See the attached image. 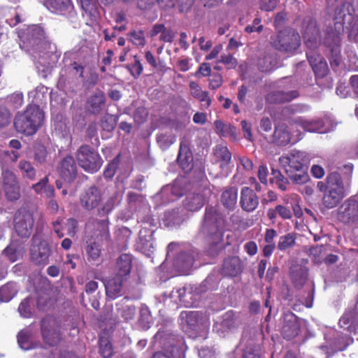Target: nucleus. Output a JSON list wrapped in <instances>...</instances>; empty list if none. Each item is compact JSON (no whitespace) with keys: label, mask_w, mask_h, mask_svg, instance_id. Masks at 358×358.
<instances>
[{"label":"nucleus","mask_w":358,"mask_h":358,"mask_svg":"<svg viewBox=\"0 0 358 358\" xmlns=\"http://www.w3.org/2000/svg\"><path fill=\"white\" fill-rule=\"evenodd\" d=\"M224 220L213 208H207L201 231L213 241H218L222 236Z\"/></svg>","instance_id":"6"},{"label":"nucleus","mask_w":358,"mask_h":358,"mask_svg":"<svg viewBox=\"0 0 358 358\" xmlns=\"http://www.w3.org/2000/svg\"><path fill=\"white\" fill-rule=\"evenodd\" d=\"M123 277L117 275L108 279L105 283L106 293L108 297L115 299L120 295L122 287Z\"/></svg>","instance_id":"24"},{"label":"nucleus","mask_w":358,"mask_h":358,"mask_svg":"<svg viewBox=\"0 0 358 358\" xmlns=\"http://www.w3.org/2000/svg\"><path fill=\"white\" fill-rule=\"evenodd\" d=\"M287 159H289V162L293 164L298 163L299 164L296 165L294 168L296 171H301L303 174L308 176L307 168L305 165L309 162L310 155L307 152L296 150H292L290 152V157H287Z\"/></svg>","instance_id":"21"},{"label":"nucleus","mask_w":358,"mask_h":358,"mask_svg":"<svg viewBox=\"0 0 358 358\" xmlns=\"http://www.w3.org/2000/svg\"><path fill=\"white\" fill-rule=\"evenodd\" d=\"M129 36H131V41L133 43L136 45H144L145 44V38L143 36V32L142 31H133L129 33Z\"/></svg>","instance_id":"54"},{"label":"nucleus","mask_w":358,"mask_h":358,"mask_svg":"<svg viewBox=\"0 0 358 358\" xmlns=\"http://www.w3.org/2000/svg\"><path fill=\"white\" fill-rule=\"evenodd\" d=\"M350 5L342 3L335 10L334 20H338L348 31V37L358 41V16L350 12Z\"/></svg>","instance_id":"5"},{"label":"nucleus","mask_w":358,"mask_h":358,"mask_svg":"<svg viewBox=\"0 0 358 358\" xmlns=\"http://www.w3.org/2000/svg\"><path fill=\"white\" fill-rule=\"evenodd\" d=\"M100 191L94 187H90L80 198L82 206L87 210L96 207L101 201Z\"/></svg>","instance_id":"20"},{"label":"nucleus","mask_w":358,"mask_h":358,"mask_svg":"<svg viewBox=\"0 0 358 358\" xmlns=\"http://www.w3.org/2000/svg\"><path fill=\"white\" fill-rule=\"evenodd\" d=\"M0 192L9 201L17 200L20 196V188L17 180H4Z\"/></svg>","instance_id":"27"},{"label":"nucleus","mask_w":358,"mask_h":358,"mask_svg":"<svg viewBox=\"0 0 358 358\" xmlns=\"http://www.w3.org/2000/svg\"><path fill=\"white\" fill-rule=\"evenodd\" d=\"M272 46L282 52L292 53L301 45V37L299 33L292 29H285L271 38Z\"/></svg>","instance_id":"4"},{"label":"nucleus","mask_w":358,"mask_h":358,"mask_svg":"<svg viewBox=\"0 0 358 358\" xmlns=\"http://www.w3.org/2000/svg\"><path fill=\"white\" fill-rule=\"evenodd\" d=\"M327 57L331 69L336 71L338 68L342 64V56L341 54V48L327 50Z\"/></svg>","instance_id":"37"},{"label":"nucleus","mask_w":358,"mask_h":358,"mask_svg":"<svg viewBox=\"0 0 358 358\" xmlns=\"http://www.w3.org/2000/svg\"><path fill=\"white\" fill-rule=\"evenodd\" d=\"M299 331V322L296 316L287 312L284 314V324L282 326V334L287 339H291L298 335Z\"/></svg>","instance_id":"16"},{"label":"nucleus","mask_w":358,"mask_h":358,"mask_svg":"<svg viewBox=\"0 0 358 358\" xmlns=\"http://www.w3.org/2000/svg\"><path fill=\"white\" fill-rule=\"evenodd\" d=\"M303 35L304 43L309 49L313 50L317 46L320 34L315 20L310 17L303 20Z\"/></svg>","instance_id":"11"},{"label":"nucleus","mask_w":358,"mask_h":358,"mask_svg":"<svg viewBox=\"0 0 358 358\" xmlns=\"http://www.w3.org/2000/svg\"><path fill=\"white\" fill-rule=\"evenodd\" d=\"M296 241V235L293 233L287 234L282 236L279 238L278 248L283 251L293 247Z\"/></svg>","instance_id":"41"},{"label":"nucleus","mask_w":358,"mask_h":358,"mask_svg":"<svg viewBox=\"0 0 358 358\" xmlns=\"http://www.w3.org/2000/svg\"><path fill=\"white\" fill-rule=\"evenodd\" d=\"M189 88L192 95L196 99L202 94V92H204L202 91L201 88L196 83L193 81L189 83Z\"/></svg>","instance_id":"64"},{"label":"nucleus","mask_w":358,"mask_h":358,"mask_svg":"<svg viewBox=\"0 0 358 358\" xmlns=\"http://www.w3.org/2000/svg\"><path fill=\"white\" fill-rule=\"evenodd\" d=\"M117 168V161L114 159L113 162L109 163L107 167L104 170V176L107 178H111L115 173Z\"/></svg>","instance_id":"59"},{"label":"nucleus","mask_w":358,"mask_h":358,"mask_svg":"<svg viewBox=\"0 0 358 358\" xmlns=\"http://www.w3.org/2000/svg\"><path fill=\"white\" fill-rule=\"evenodd\" d=\"M131 263L132 259L130 255H121L117 261V275L124 277L129 274L131 268Z\"/></svg>","instance_id":"31"},{"label":"nucleus","mask_w":358,"mask_h":358,"mask_svg":"<svg viewBox=\"0 0 358 358\" xmlns=\"http://www.w3.org/2000/svg\"><path fill=\"white\" fill-rule=\"evenodd\" d=\"M17 292L18 287L13 282H9L0 287V295L4 302L10 301Z\"/></svg>","instance_id":"34"},{"label":"nucleus","mask_w":358,"mask_h":358,"mask_svg":"<svg viewBox=\"0 0 358 358\" xmlns=\"http://www.w3.org/2000/svg\"><path fill=\"white\" fill-rule=\"evenodd\" d=\"M47 150L44 145L38 144L34 148V161L40 164L46 162Z\"/></svg>","instance_id":"44"},{"label":"nucleus","mask_w":358,"mask_h":358,"mask_svg":"<svg viewBox=\"0 0 358 358\" xmlns=\"http://www.w3.org/2000/svg\"><path fill=\"white\" fill-rule=\"evenodd\" d=\"M301 125L304 129L308 131L315 132L319 131L323 127V122L321 120H303Z\"/></svg>","instance_id":"46"},{"label":"nucleus","mask_w":358,"mask_h":358,"mask_svg":"<svg viewBox=\"0 0 358 358\" xmlns=\"http://www.w3.org/2000/svg\"><path fill=\"white\" fill-rule=\"evenodd\" d=\"M106 99L103 92L99 90L90 96L86 103L87 110L93 115L99 114L105 106Z\"/></svg>","instance_id":"19"},{"label":"nucleus","mask_w":358,"mask_h":358,"mask_svg":"<svg viewBox=\"0 0 358 358\" xmlns=\"http://www.w3.org/2000/svg\"><path fill=\"white\" fill-rule=\"evenodd\" d=\"M122 317L127 321L133 320L136 315V308L132 305L122 306V308H119Z\"/></svg>","instance_id":"48"},{"label":"nucleus","mask_w":358,"mask_h":358,"mask_svg":"<svg viewBox=\"0 0 358 358\" xmlns=\"http://www.w3.org/2000/svg\"><path fill=\"white\" fill-rule=\"evenodd\" d=\"M100 353L104 358H109L113 355V351L110 341L104 338H100Z\"/></svg>","instance_id":"47"},{"label":"nucleus","mask_w":358,"mask_h":358,"mask_svg":"<svg viewBox=\"0 0 358 358\" xmlns=\"http://www.w3.org/2000/svg\"><path fill=\"white\" fill-rule=\"evenodd\" d=\"M58 173L63 179H74L77 177V166L72 156H66L61 161Z\"/></svg>","instance_id":"18"},{"label":"nucleus","mask_w":358,"mask_h":358,"mask_svg":"<svg viewBox=\"0 0 358 358\" xmlns=\"http://www.w3.org/2000/svg\"><path fill=\"white\" fill-rule=\"evenodd\" d=\"M334 21V27L327 28L324 38L323 43L327 50L341 47V36L344 33V27L338 20Z\"/></svg>","instance_id":"13"},{"label":"nucleus","mask_w":358,"mask_h":358,"mask_svg":"<svg viewBox=\"0 0 358 358\" xmlns=\"http://www.w3.org/2000/svg\"><path fill=\"white\" fill-rule=\"evenodd\" d=\"M299 96V93L297 90H291L289 92H285L282 90H277L272 92L268 94V99L270 101L282 103L285 102H289L293 99L297 98Z\"/></svg>","instance_id":"28"},{"label":"nucleus","mask_w":358,"mask_h":358,"mask_svg":"<svg viewBox=\"0 0 358 358\" xmlns=\"http://www.w3.org/2000/svg\"><path fill=\"white\" fill-rule=\"evenodd\" d=\"M194 262V257L193 255L182 252L175 259L174 266L182 274L187 275L192 267Z\"/></svg>","instance_id":"26"},{"label":"nucleus","mask_w":358,"mask_h":358,"mask_svg":"<svg viewBox=\"0 0 358 358\" xmlns=\"http://www.w3.org/2000/svg\"><path fill=\"white\" fill-rule=\"evenodd\" d=\"M44 113L37 105H29L22 113H18L14 119V127L18 133L27 136L34 134L42 125Z\"/></svg>","instance_id":"1"},{"label":"nucleus","mask_w":358,"mask_h":358,"mask_svg":"<svg viewBox=\"0 0 358 358\" xmlns=\"http://www.w3.org/2000/svg\"><path fill=\"white\" fill-rule=\"evenodd\" d=\"M290 275L294 286L301 287L306 281L308 271L304 266L294 265L291 267Z\"/></svg>","instance_id":"30"},{"label":"nucleus","mask_w":358,"mask_h":358,"mask_svg":"<svg viewBox=\"0 0 358 358\" xmlns=\"http://www.w3.org/2000/svg\"><path fill=\"white\" fill-rule=\"evenodd\" d=\"M220 62L225 64L228 69H234L238 64L237 60L230 54L222 55Z\"/></svg>","instance_id":"57"},{"label":"nucleus","mask_w":358,"mask_h":358,"mask_svg":"<svg viewBox=\"0 0 358 358\" xmlns=\"http://www.w3.org/2000/svg\"><path fill=\"white\" fill-rule=\"evenodd\" d=\"M236 327V321L234 315L231 312H227L217 320L215 325L214 329L219 334H224L229 331Z\"/></svg>","instance_id":"25"},{"label":"nucleus","mask_w":358,"mask_h":358,"mask_svg":"<svg viewBox=\"0 0 358 358\" xmlns=\"http://www.w3.org/2000/svg\"><path fill=\"white\" fill-rule=\"evenodd\" d=\"M128 69L131 75L135 78H138L143 71V66L136 57H134V63L131 66H128Z\"/></svg>","instance_id":"53"},{"label":"nucleus","mask_w":358,"mask_h":358,"mask_svg":"<svg viewBox=\"0 0 358 358\" xmlns=\"http://www.w3.org/2000/svg\"><path fill=\"white\" fill-rule=\"evenodd\" d=\"M31 331L29 329H23L17 334V343L22 349L27 350L34 348L31 344Z\"/></svg>","instance_id":"39"},{"label":"nucleus","mask_w":358,"mask_h":358,"mask_svg":"<svg viewBox=\"0 0 358 358\" xmlns=\"http://www.w3.org/2000/svg\"><path fill=\"white\" fill-rule=\"evenodd\" d=\"M76 156L79 165L86 171L96 172L101 166L100 155L88 145H81L77 150Z\"/></svg>","instance_id":"7"},{"label":"nucleus","mask_w":358,"mask_h":358,"mask_svg":"<svg viewBox=\"0 0 358 358\" xmlns=\"http://www.w3.org/2000/svg\"><path fill=\"white\" fill-rule=\"evenodd\" d=\"M97 134V124L96 122H92L89 124L86 129V136L92 139Z\"/></svg>","instance_id":"63"},{"label":"nucleus","mask_w":358,"mask_h":358,"mask_svg":"<svg viewBox=\"0 0 358 358\" xmlns=\"http://www.w3.org/2000/svg\"><path fill=\"white\" fill-rule=\"evenodd\" d=\"M306 56L310 65L315 76L324 78L329 73V67L325 59L320 54L310 51L306 52Z\"/></svg>","instance_id":"15"},{"label":"nucleus","mask_w":358,"mask_h":358,"mask_svg":"<svg viewBox=\"0 0 358 358\" xmlns=\"http://www.w3.org/2000/svg\"><path fill=\"white\" fill-rule=\"evenodd\" d=\"M273 137L280 145H287L290 141V135L285 128H275Z\"/></svg>","instance_id":"42"},{"label":"nucleus","mask_w":358,"mask_h":358,"mask_svg":"<svg viewBox=\"0 0 358 358\" xmlns=\"http://www.w3.org/2000/svg\"><path fill=\"white\" fill-rule=\"evenodd\" d=\"M210 194V189L205 187L197 193L189 194L185 206L190 211H196L202 208L206 201V196Z\"/></svg>","instance_id":"17"},{"label":"nucleus","mask_w":358,"mask_h":358,"mask_svg":"<svg viewBox=\"0 0 358 358\" xmlns=\"http://www.w3.org/2000/svg\"><path fill=\"white\" fill-rule=\"evenodd\" d=\"M185 180H175L171 185V192L177 196H181L185 192L184 187Z\"/></svg>","instance_id":"52"},{"label":"nucleus","mask_w":358,"mask_h":358,"mask_svg":"<svg viewBox=\"0 0 358 358\" xmlns=\"http://www.w3.org/2000/svg\"><path fill=\"white\" fill-rule=\"evenodd\" d=\"M86 251L89 258L92 260H96L101 255V249L99 245L94 241H87Z\"/></svg>","instance_id":"43"},{"label":"nucleus","mask_w":358,"mask_h":358,"mask_svg":"<svg viewBox=\"0 0 358 358\" xmlns=\"http://www.w3.org/2000/svg\"><path fill=\"white\" fill-rule=\"evenodd\" d=\"M20 315L24 318H28L32 315V306L30 303V299L26 298L22 301L18 307Z\"/></svg>","instance_id":"45"},{"label":"nucleus","mask_w":358,"mask_h":358,"mask_svg":"<svg viewBox=\"0 0 358 358\" xmlns=\"http://www.w3.org/2000/svg\"><path fill=\"white\" fill-rule=\"evenodd\" d=\"M37 212L34 209L22 207L18 209L13 217V226L16 234L22 238H29L34 229Z\"/></svg>","instance_id":"2"},{"label":"nucleus","mask_w":358,"mask_h":358,"mask_svg":"<svg viewBox=\"0 0 358 358\" xmlns=\"http://www.w3.org/2000/svg\"><path fill=\"white\" fill-rule=\"evenodd\" d=\"M78 222L76 220L71 218L69 219L66 223L65 229L67 230V234L70 236H73L76 234V229Z\"/></svg>","instance_id":"60"},{"label":"nucleus","mask_w":358,"mask_h":358,"mask_svg":"<svg viewBox=\"0 0 358 358\" xmlns=\"http://www.w3.org/2000/svg\"><path fill=\"white\" fill-rule=\"evenodd\" d=\"M88 233L92 234V237L105 238L108 237V227L106 220H93L87 224Z\"/></svg>","instance_id":"23"},{"label":"nucleus","mask_w":358,"mask_h":358,"mask_svg":"<svg viewBox=\"0 0 358 358\" xmlns=\"http://www.w3.org/2000/svg\"><path fill=\"white\" fill-rule=\"evenodd\" d=\"M257 66L261 71L268 72L277 66V61L273 55L267 54L259 59Z\"/></svg>","instance_id":"33"},{"label":"nucleus","mask_w":358,"mask_h":358,"mask_svg":"<svg viewBox=\"0 0 358 358\" xmlns=\"http://www.w3.org/2000/svg\"><path fill=\"white\" fill-rule=\"evenodd\" d=\"M276 210L279 216L284 220L291 219L292 213L290 209L282 205L276 206Z\"/></svg>","instance_id":"58"},{"label":"nucleus","mask_w":358,"mask_h":358,"mask_svg":"<svg viewBox=\"0 0 358 358\" xmlns=\"http://www.w3.org/2000/svg\"><path fill=\"white\" fill-rule=\"evenodd\" d=\"M3 255L7 257L11 262H14L17 259V254L12 246H8L4 249Z\"/></svg>","instance_id":"62"},{"label":"nucleus","mask_w":358,"mask_h":358,"mask_svg":"<svg viewBox=\"0 0 358 358\" xmlns=\"http://www.w3.org/2000/svg\"><path fill=\"white\" fill-rule=\"evenodd\" d=\"M240 202L242 208L248 212L254 210L259 203L256 194L248 187L242 189Z\"/></svg>","instance_id":"22"},{"label":"nucleus","mask_w":358,"mask_h":358,"mask_svg":"<svg viewBox=\"0 0 358 358\" xmlns=\"http://www.w3.org/2000/svg\"><path fill=\"white\" fill-rule=\"evenodd\" d=\"M261 20L259 18H255L252 24L248 25L245 28V31L247 33H252L255 31H257L258 33H260L263 29V26L260 24Z\"/></svg>","instance_id":"56"},{"label":"nucleus","mask_w":358,"mask_h":358,"mask_svg":"<svg viewBox=\"0 0 358 358\" xmlns=\"http://www.w3.org/2000/svg\"><path fill=\"white\" fill-rule=\"evenodd\" d=\"M276 0H263L260 4V8L266 11H271L276 8Z\"/></svg>","instance_id":"61"},{"label":"nucleus","mask_w":358,"mask_h":358,"mask_svg":"<svg viewBox=\"0 0 358 358\" xmlns=\"http://www.w3.org/2000/svg\"><path fill=\"white\" fill-rule=\"evenodd\" d=\"M213 154L217 160L222 161L226 164H229L231 161V154L226 146L222 145H216L213 150Z\"/></svg>","instance_id":"40"},{"label":"nucleus","mask_w":358,"mask_h":358,"mask_svg":"<svg viewBox=\"0 0 358 358\" xmlns=\"http://www.w3.org/2000/svg\"><path fill=\"white\" fill-rule=\"evenodd\" d=\"M11 120L10 111L4 106H0V129L7 127Z\"/></svg>","instance_id":"49"},{"label":"nucleus","mask_w":358,"mask_h":358,"mask_svg":"<svg viewBox=\"0 0 358 358\" xmlns=\"http://www.w3.org/2000/svg\"><path fill=\"white\" fill-rule=\"evenodd\" d=\"M237 189H229L225 190L222 194V203L229 210H233L237 202Z\"/></svg>","instance_id":"32"},{"label":"nucleus","mask_w":358,"mask_h":358,"mask_svg":"<svg viewBox=\"0 0 358 358\" xmlns=\"http://www.w3.org/2000/svg\"><path fill=\"white\" fill-rule=\"evenodd\" d=\"M50 253L51 250L46 241L34 238L31 248V258L36 264H47Z\"/></svg>","instance_id":"10"},{"label":"nucleus","mask_w":358,"mask_h":358,"mask_svg":"<svg viewBox=\"0 0 358 358\" xmlns=\"http://www.w3.org/2000/svg\"><path fill=\"white\" fill-rule=\"evenodd\" d=\"M8 101L13 104L15 108L22 106L23 102V95L22 93H13L7 97Z\"/></svg>","instance_id":"55"},{"label":"nucleus","mask_w":358,"mask_h":358,"mask_svg":"<svg viewBox=\"0 0 358 358\" xmlns=\"http://www.w3.org/2000/svg\"><path fill=\"white\" fill-rule=\"evenodd\" d=\"M24 43L29 50L42 52L48 48L49 43L42 27L32 24L26 30Z\"/></svg>","instance_id":"8"},{"label":"nucleus","mask_w":358,"mask_h":358,"mask_svg":"<svg viewBox=\"0 0 358 358\" xmlns=\"http://www.w3.org/2000/svg\"><path fill=\"white\" fill-rule=\"evenodd\" d=\"M19 168L25 173V177L31 178L35 176L36 171L30 162L21 161L19 164Z\"/></svg>","instance_id":"50"},{"label":"nucleus","mask_w":358,"mask_h":358,"mask_svg":"<svg viewBox=\"0 0 358 358\" xmlns=\"http://www.w3.org/2000/svg\"><path fill=\"white\" fill-rule=\"evenodd\" d=\"M241 262L238 257H229L223 263L222 271L225 275L235 276L241 271Z\"/></svg>","instance_id":"29"},{"label":"nucleus","mask_w":358,"mask_h":358,"mask_svg":"<svg viewBox=\"0 0 358 358\" xmlns=\"http://www.w3.org/2000/svg\"><path fill=\"white\" fill-rule=\"evenodd\" d=\"M176 33L170 28L164 27L159 36V40L166 43H172L175 38Z\"/></svg>","instance_id":"51"},{"label":"nucleus","mask_w":358,"mask_h":358,"mask_svg":"<svg viewBox=\"0 0 358 358\" xmlns=\"http://www.w3.org/2000/svg\"><path fill=\"white\" fill-rule=\"evenodd\" d=\"M41 333L43 338L49 345H56L60 339L59 324L57 320L52 317H46L41 322Z\"/></svg>","instance_id":"9"},{"label":"nucleus","mask_w":358,"mask_h":358,"mask_svg":"<svg viewBox=\"0 0 358 358\" xmlns=\"http://www.w3.org/2000/svg\"><path fill=\"white\" fill-rule=\"evenodd\" d=\"M317 187L324 192L323 203L328 208L335 207L345 194L343 180H320Z\"/></svg>","instance_id":"3"},{"label":"nucleus","mask_w":358,"mask_h":358,"mask_svg":"<svg viewBox=\"0 0 358 358\" xmlns=\"http://www.w3.org/2000/svg\"><path fill=\"white\" fill-rule=\"evenodd\" d=\"M44 5L52 12L64 11L71 6L70 0H45Z\"/></svg>","instance_id":"36"},{"label":"nucleus","mask_w":358,"mask_h":358,"mask_svg":"<svg viewBox=\"0 0 358 358\" xmlns=\"http://www.w3.org/2000/svg\"><path fill=\"white\" fill-rule=\"evenodd\" d=\"M157 143L161 149H168L176 140L174 134L171 133H161L157 136Z\"/></svg>","instance_id":"38"},{"label":"nucleus","mask_w":358,"mask_h":358,"mask_svg":"<svg viewBox=\"0 0 358 358\" xmlns=\"http://www.w3.org/2000/svg\"><path fill=\"white\" fill-rule=\"evenodd\" d=\"M117 121L118 116L106 113L100 119V126L103 131L112 132L115 129Z\"/></svg>","instance_id":"35"},{"label":"nucleus","mask_w":358,"mask_h":358,"mask_svg":"<svg viewBox=\"0 0 358 358\" xmlns=\"http://www.w3.org/2000/svg\"><path fill=\"white\" fill-rule=\"evenodd\" d=\"M177 162L182 170L188 173L194 167V157L188 140L182 139L180 143Z\"/></svg>","instance_id":"12"},{"label":"nucleus","mask_w":358,"mask_h":358,"mask_svg":"<svg viewBox=\"0 0 358 358\" xmlns=\"http://www.w3.org/2000/svg\"><path fill=\"white\" fill-rule=\"evenodd\" d=\"M338 218L343 222H354L358 220V201L355 199L345 201L338 209Z\"/></svg>","instance_id":"14"}]
</instances>
